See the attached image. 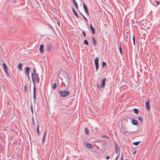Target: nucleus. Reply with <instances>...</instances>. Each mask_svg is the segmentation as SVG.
<instances>
[{
  "mask_svg": "<svg viewBox=\"0 0 160 160\" xmlns=\"http://www.w3.org/2000/svg\"><path fill=\"white\" fill-rule=\"evenodd\" d=\"M58 92L60 95L63 98L66 97L70 94V92L67 90L59 91Z\"/></svg>",
  "mask_w": 160,
  "mask_h": 160,
  "instance_id": "f257e3e1",
  "label": "nucleus"
},
{
  "mask_svg": "<svg viewBox=\"0 0 160 160\" xmlns=\"http://www.w3.org/2000/svg\"><path fill=\"white\" fill-rule=\"evenodd\" d=\"M99 59L98 57H96L94 60L95 64L96 69V71L97 72L99 68L98 67Z\"/></svg>",
  "mask_w": 160,
  "mask_h": 160,
  "instance_id": "f03ea898",
  "label": "nucleus"
},
{
  "mask_svg": "<svg viewBox=\"0 0 160 160\" xmlns=\"http://www.w3.org/2000/svg\"><path fill=\"white\" fill-rule=\"evenodd\" d=\"M2 65L3 67V70L4 71L5 74L7 76L9 77V74L8 72V68L6 64L5 63H3L2 64Z\"/></svg>",
  "mask_w": 160,
  "mask_h": 160,
  "instance_id": "7ed1b4c3",
  "label": "nucleus"
},
{
  "mask_svg": "<svg viewBox=\"0 0 160 160\" xmlns=\"http://www.w3.org/2000/svg\"><path fill=\"white\" fill-rule=\"evenodd\" d=\"M38 77H39L38 74H33V73H32V80L33 84L34 86L35 85V80L36 79V78H37Z\"/></svg>",
  "mask_w": 160,
  "mask_h": 160,
  "instance_id": "20e7f679",
  "label": "nucleus"
},
{
  "mask_svg": "<svg viewBox=\"0 0 160 160\" xmlns=\"http://www.w3.org/2000/svg\"><path fill=\"white\" fill-rule=\"evenodd\" d=\"M84 145H85L87 149H91L92 148H93V145L89 143H88L87 142H84Z\"/></svg>",
  "mask_w": 160,
  "mask_h": 160,
  "instance_id": "39448f33",
  "label": "nucleus"
},
{
  "mask_svg": "<svg viewBox=\"0 0 160 160\" xmlns=\"http://www.w3.org/2000/svg\"><path fill=\"white\" fill-rule=\"evenodd\" d=\"M52 48V46L51 43H49L47 45L46 50L48 52H50Z\"/></svg>",
  "mask_w": 160,
  "mask_h": 160,
  "instance_id": "423d86ee",
  "label": "nucleus"
},
{
  "mask_svg": "<svg viewBox=\"0 0 160 160\" xmlns=\"http://www.w3.org/2000/svg\"><path fill=\"white\" fill-rule=\"evenodd\" d=\"M146 106L147 110L148 111H149L151 107L149 104V100L146 102Z\"/></svg>",
  "mask_w": 160,
  "mask_h": 160,
  "instance_id": "0eeeda50",
  "label": "nucleus"
},
{
  "mask_svg": "<svg viewBox=\"0 0 160 160\" xmlns=\"http://www.w3.org/2000/svg\"><path fill=\"white\" fill-rule=\"evenodd\" d=\"M106 79V78H104L102 80L101 85V87L102 88H105Z\"/></svg>",
  "mask_w": 160,
  "mask_h": 160,
  "instance_id": "6e6552de",
  "label": "nucleus"
},
{
  "mask_svg": "<svg viewBox=\"0 0 160 160\" xmlns=\"http://www.w3.org/2000/svg\"><path fill=\"white\" fill-rule=\"evenodd\" d=\"M29 70L30 68L29 67H26L25 70V73L27 76H29Z\"/></svg>",
  "mask_w": 160,
  "mask_h": 160,
  "instance_id": "1a4fd4ad",
  "label": "nucleus"
},
{
  "mask_svg": "<svg viewBox=\"0 0 160 160\" xmlns=\"http://www.w3.org/2000/svg\"><path fill=\"white\" fill-rule=\"evenodd\" d=\"M92 42L94 46H95L97 45V42L95 39L93 37H92Z\"/></svg>",
  "mask_w": 160,
  "mask_h": 160,
  "instance_id": "9d476101",
  "label": "nucleus"
},
{
  "mask_svg": "<svg viewBox=\"0 0 160 160\" xmlns=\"http://www.w3.org/2000/svg\"><path fill=\"white\" fill-rule=\"evenodd\" d=\"M34 87H33V98L34 99H35L36 98V87L35 86V85L34 86Z\"/></svg>",
  "mask_w": 160,
  "mask_h": 160,
  "instance_id": "9b49d317",
  "label": "nucleus"
},
{
  "mask_svg": "<svg viewBox=\"0 0 160 160\" xmlns=\"http://www.w3.org/2000/svg\"><path fill=\"white\" fill-rule=\"evenodd\" d=\"M90 28L91 30L92 33L93 34H95V29L93 28V27L92 26V25L91 23L90 24Z\"/></svg>",
  "mask_w": 160,
  "mask_h": 160,
  "instance_id": "f8f14e48",
  "label": "nucleus"
},
{
  "mask_svg": "<svg viewBox=\"0 0 160 160\" xmlns=\"http://www.w3.org/2000/svg\"><path fill=\"white\" fill-rule=\"evenodd\" d=\"M131 122L133 125H136L138 124V121L134 119H132V120Z\"/></svg>",
  "mask_w": 160,
  "mask_h": 160,
  "instance_id": "ddd939ff",
  "label": "nucleus"
},
{
  "mask_svg": "<svg viewBox=\"0 0 160 160\" xmlns=\"http://www.w3.org/2000/svg\"><path fill=\"white\" fill-rule=\"evenodd\" d=\"M72 10L74 14L75 15L76 17L78 18H79V16L78 14H77L76 11H75V9L74 8H72Z\"/></svg>",
  "mask_w": 160,
  "mask_h": 160,
  "instance_id": "4468645a",
  "label": "nucleus"
},
{
  "mask_svg": "<svg viewBox=\"0 0 160 160\" xmlns=\"http://www.w3.org/2000/svg\"><path fill=\"white\" fill-rule=\"evenodd\" d=\"M43 45L42 44L40 46L39 50L40 51V52L41 53H42L43 52Z\"/></svg>",
  "mask_w": 160,
  "mask_h": 160,
  "instance_id": "2eb2a0df",
  "label": "nucleus"
},
{
  "mask_svg": "<svg viewBox=\"0 0 160 160\" xmlns=\"http://www.w3.org/2000/svg\"><path fill=\"white\" fill-rule=\"evenodd\" d=\"M23 65V64L22 63H19L18 66V68L19 69L20 71L22 70V67Z\"/></svg>",
  "mask_w": 160,
  "mask_h": 160,
  "instance_id": "dca6fc26",
  "label": "nucleus"
},
{
  "mask_svg": "<svg viewBox=\"0 0 160 160\" xmlns=\"http://www.w3.org/2000/svg\"><path fill=\"white\" fill-rule=\"evenodd\" d=\"M114 144H115V150H120V148L119 147V146H118V143L116 142L114 143Z\"/></svg>",
  "mask_w": 160,
  "mask_h": 160,
  "instance_id": "f3484780",
  "label": "nucleus"
},
{
  "mask_svg": "<svg viewBox=\"0 0 160 160\" xmlns=\"http://www.w3.org/2000/svg\"><path fill=\"white\" fill-rule=\"evenodd\" d=\"M72 1L73 3V4L77 9L78 8V5L75 0H72Z\"/></svg>",
  "mask_w": 160,
  "mask_h": 160,
  "instance_id": "a211bd4d",
  "label": "nucleus"
},
{
  "mask_svg": "<svg viewBox=\"0 0 160 160\" xmlns=\"http://www.w3.org/2000/svg\"><path fill=\"white\" fill-rule=\"evenodd\" d=\"M83 8L84 9L85 12H87V10H88L87 7L86 6V5L84 4H83Z\"/></svg>",
  "mask_w": 160,
  "mask_h": 160,
  "instance_id": "6ab92c4d",
  "label": "nucleus"
},
{
  "mask_svg": "<svg viewBox=\"0 0 160 160\" xmlns=\"http://www.w3.org/2000/svg\"><path fill=\"white\" fill-rule=\"evenodd\" d=\"M46 132H47V131H45L43 134V137L42 138V142H43L44 141V139L46 137Z\"/></svg>",
  "mask_w": 160,
  "mask_h": 160,
  "instance_id": "aec40b11",
  "label": "nucleus"
},
{
  "mask_svg": "<svg viewBox=\"0 0 160 160\" xmlns=\"http://www.w3.org/2000/svg\"><path fill=\"white\" fill-rule=\"evenodd\" d=\"M141 142V141H139V142H133L132 143V144L133 145H135L136 146H138L139 144Z\"/></svg>",
  "mask_w": 160,
  "mask_h": 160,
  "instance_id": "412c9836",
  "label": "nucleus"
},
{
  "mask_svg": "<svg viewBox=\"0 0 160 160\" xmlns=\"http://www.w3.org/2000/svg\"><path fill=\"white\" fill-rule=\"evenodd\" d=\"M57 88V84L56 83H54L52 86V89H55Z\"/></svg>",
  "mask_w": 160,
  "mask_h": 160,
  "instance_id": "4be33fe9",
  "label": "nucleus"
},
{
  "mask_svg": "<svg viewBox=\"0 0 160 160\" xmlns=\"http://www.w3.org/2000/svg\"><path fill=\"white\" fill-rule=\"evenodd\" d=\"M119 51H120V53L122 55L123 52H122V48H121V43H120V47H119Z\"/></svg>",
  "mask_w": 160,
  "mask_h": 160,
  "instance_id": "5701e85b",
  "label": "nucleus"
},
{
  "mask_svg": "<svg viewBox=\"0 0 160 160\" xmlns=\"http://www.w3.org/2000/svg\"><path fill=\"white\" fill-rule=\"evenodd\" d=\"M134 112L136 114H138L139 113V110L138 109L136 108H134L133 109Z\"/></svg>",
  "mask_w": 160,
  "mask_h": 160,
  "instance_id": "b1692460",
  "label": "nucleus"
},
{
  "mask_svg": "<svg viewBox=\"0 0 160 160\" xmlns=\"http://www.w3.org/2000/svg\"><path fill=\"white\" fill-rule=\"evenodd\" d=\"M83 43L86 45H88V42L86 39H85Z\"/></svg>",
  "mask_w": 160,
  "mask_h": 160,
  "instance_id": "393cba45",
  "label": "nucleus"
},
{
  "mask_svg": "<svg viewBox=\"0 0 160 160\" xmlns=\"http://www.w3.org/2000/svg\"><path fill=\"white\" fill-rule=\"evenodd\" d=\"M85 131L86 134H88L89 130L88 128H86L85 129Z\"/></svg>",
  "mask_w": 160,
  "mask_h": 160,
  "instance_id": "a878e982",
  "label": "nucleus"
},
{
  "mask_svg": "<svg viewBox=\"0 0 160 160\" xmlns=\"http://www.w3.org/2000/svg\"><path fill=\"white\" fill-rule=\"evenodd\" d=\"M132 40H133V44H134V45L135 46V37L134 35L133 36Z\"/></svg>",
  "mask_w": 160,
  "mask_h": 160,
  "instance_id": "bb28decb",
  "label": "nucleus"
},
{
  "mask_svg": "<svg viewBox=\"0 0 160 160\" xmlns=\"http://www.w3.org/2000/svg\"><path fill=\"white\" fill-rule=\"evenodd\" d=\"M138 118L139 120L140 121V122H142L143 121V119L142 117H138Z\"/></svg>",
  "mask_w": 160,
  "mask_h": 160,
  "instance_id": "cd10ccee",
  "label": "nucleus"
},
{
  "mask_svg": "<svg viewBox=\"0 0 160 160\" xmlns=\"http://www.w3.org/2000/svg\"><path fill=\"white\" fill-rule=\"evenodd\" d=\"M24 92H26V91L27 90V85H25L24 86Z\"/></svg>",
  "mask_w": 160,
  "mask_h": 160,
  "instance_id": "c85d7f7f",
  "label": "nucleus"
},
{
  "mask_svg": "<svg viewBox=\"0 0 160 160\" xmlns=\"http://www.w3.org/2000/svg\"><path fill=\"white\" fill-rule=\"evenodd\" d=\"M37 132L38 134H39V126H37Z\"/></svg>",
  "mask_w": 160,
  "mask_h": 160,
  "instance_id": "c756f323",
  "label": "nucleus"
},
{
  "mask_svg": "<svg viewBox=\"0 0 160 160\" xmlns=\"http://www.w3.org/2000/svg\"><path fill=\"white\" fill-rule=\"evenodd\" d=\"M33 74H38V73H36V69H35V68H34L33 69Z\"/></svg>",
  "mask_w": 160,
  "mask_h": 160,
  "instance_id": "7c9ffc66",
  "label": "nucleus"
},
{
  "mask_svg": "<svg viewBox=\"0 0 160 160\" xmlns=\"http://www.w3.org/2000/svg\"><path fill=\"white\" fill-rule=\"evenodd\" d=\"M82 16L83 18L85 19V21L86 22H87L88 21L87 19L82 14Z\"/></svg>",
  "mask_w": 160,
  "mask_h": 160,
  "instance_id": "2f4dec72",
  "label": "nucleus"
},
{
  "mask_svg": "<svg viewBox=\"0 0 160 160\" xmlns=\"http://www.w3.org/2000/svg\"><path fill=\"white\" fill-rule=\"evenodd\" d=\"M82 35H83V36L84 37H86V33H85V32L84 31H83V32H82Z\"/></svg>",
  "mask_w": 160,
  "mask_h": 160,
  "instance_id": "473e14b6",
  "label": "nucleus"
},
{
  "mask_svg": "<svg viewBox=\"0 0 160 160\" xmlns=\"http://www.w3.org/2000/svg\"><path fill=\"white\" fill-rule=\"evenodd\" d=\"M101 138H107L108 139L109 138L108 137H107L106 136L104 135H103L102 136Z\"/></svg>",
  "mask_w": 160,
  "mask_h": 160,
  "instance_id": "72a5a7b5",
  "label": "nucleus"
},
{
  "mask_svg": "<svg viewBox=\"0 0 160 160\" xmlns=\"http://www.w3.org/2000/svg\"><path fill=\"white\" fill-rule=\"evenodd\" d=\"M39 80H40V79H39V77H38L37 78H36V79L35 80L36 81H37L38 83L39 82Z\"/></svg>",
  "mask_w": 160,
  "mask_h": 160,
  "instance_id": "f704fd0d",
  "label": "nucleus"
},
{
  "mask_svg": "<svg viewBox=\"0 0 160 160\" xmlns=\"http://www.w3.org/2000/svg\"><path fill=\"white\" fill-rule=\"evenodd\" d=\"M106 65V64L105 62H104V61L102 62V65L103 67L105 66V65Z\"/></svg>",
  "mask_w": 160,
  "mask_h": 160,
  "instance_id": "c9c22d12",
  "label": "nucleus"
},
{
  "mask_svg": "<svg viewBox=\"0 0 160 160\" xmlns=\"http://www.w3.org/2000/svg\"><path fill=\"white\" fill-rule=\"evenodd\" d=\"M134 132H130V133H129L128 131H126L124 132V134H125L126 133H128V134H130V133H134Z\"/></svg>",
  "mask_w": 160,
  "mask_h": 160,
  "instance_id": "e433bc0d",
  "label": "nucleus"
},
{
  "mask_svg": "<svg viewBox=\"0 0 160 160\" xmlns=\"http://www.w3.org/2000/svg\"><path fill=\"white\" fill-rule=\"evenodd\" d=\"M97 87L98 89L100 88V86L98 83L97 84Z\"/></svg>",
  "mask_w": 160,
  "mask_h": 160,
  "instance_id": "4c0bfd02",
  "label": "nucleus"
},
{
  "mask_svg": "<svg viewBox=\"0 0 160 160\" xmlns=\"http://www.w3.org/2000/svg\"><path fill=\"white\" fill-rule=\"evenodd\" d=\"M128 35H129V33H128V32H127L126 33L125 35H126V37H127V38H128Z\"/></svg>",
  "mask_w": 160,
  "mask_h": 160,
  "instance_id": "58836bf2",
  "label": "nucleus"
},
{
  "mask_svg": "<svg viewBox=\"0 0 160 160\" xmlns=\"http://www.w3.org/2000/svg\"><path fill=\"white\" fill-rule=\"evenodd\" d=\"M120 150H115V152L117 154H118V153H119V152Z\"/></svg>",
  "mask_w": 160,
  "mask_h": 160,
  "instance_id": "ea45409f",
  "label": "nucleus"
},
{
  "mask_svg": "<svg viewBox=\"0 0 160 160\" xmlns=\"http://www.w3.org/2000/svg\"><path fill=\"white\" fill-rule=\"evenodd\" d=\"M10 0V1L11 2H16V1H15V0Z\"/></svg>",
  "mask_w": 160,
  "mask_h": 160,
  "instance_id": "a19ab883",
  "label": "nucleus"
},
{
  "mask_svg": "<svg viewBox=\"0 0 160 160\" xmlns=\"http://www.w3.org/2000/svg\"><path fill=\"white\" fill-rule=\"evenodd\" d=\"M97 140L98 141V142H102V140L101 139H97Z\"/></svg>",
  "mask_w": 160,
  "mask_h": 160,
  "instance_id": "79ce46f5",
  "label": "nucleus"
},
{
  "mask_svg": "<svg viewBox=\"0 0 160 160\" xmlns=\"http://www.w3.org/2000/svg\"><path fill=\"white\" fill-rule=\"evenodd\" d=\"M31 111L32 112V113H33V108H32V106H31Z\"/></svg>",
  "mask_w": 160,
  "mask_h": 160,
  "instance_id": "37998d69",
  "label": "nucleus"
},
{
  "mask_svg": "<svg viewBox=\"0 0 160 160\" xmlns=\"http://www.w3.org/2000/svg\"><path fill=\"white\" fill-rule=\"evenodd\" d=\"M57 23H58V25L59 26V27H60V21L59 20L58 22H57Z\"/></svg>",
  "mask_w": 160,
  "mask_h": 160,
  "instance_id": "c03bdc74",
  "label": "nucleus"
},
{
  "mask_svg": "<svg viewBox=\"0 0 160 160\" xmlns=\"http://www.w3.org/2000/svg\"><path fill=\"white\" fill-rule=\"evenodd\" d=\"M86 13V14L88 15H89V13L88 12V10H87V12H85Z\"/></svg>",
  "mask_w": 160,
  "mask_h": 160,
  "instance_id": "a18cd8bd",
  "label": "nucleus"
},
{
  "mask_svg": "<svg viewBox=\"0 0 160 160\" xmlns=\"http://www.w3.org/2000/svg\"><path fill=\"white\" fill-rule=\"evenodd\" d=\"M110 158V157L109 156H107L106 158L107 159H108Z\"/></svg>",
  "mask_w": 160,
  "mask_h": 160,
  "instance_id": "49530a36",
  "label": "nucleus"
},
{
  "mask_svg": "<svg viewBox=\"0 0 160 160\" xmlns=\"http://www.w3.org/2000/svg\"><path fill=\"white\" fill-rule=\"evenodd\" d=\"M136 151H137L136 150L135 151H134L133 152V154L134 155V154H135L136 153Z\"/></svg>",
  "mask_w": 160,
  "mask_h": 160,
  "instance_id": "de8ad7c7",
  "label": "nucleus"
},
{
  "mask_svg": "<svg viewBox=\"0 0 160 160\" xmlns=\"http://www.w3.org/2000/svg\"><path fill=\"white\" fill-rule=\"evenodd\" d=\"M119 154L118 155L117 157L116 158H115V160H117V159H118V156H119Z\"/></svg>",
  "mask_w": 160,
  "mask_h": 160,
  "instance_id": "09e8293b",
  "label": "nucleus"
},
{
  "mask_svg": "<svg viewBox=\"0 0 160 160\" xmlns=\"http://www.w3.org/2000/svg\"><path fill=\"white\" fill-rule=\"evenodd\" d=\"M28 77V79H30V76H29H29H27Z\"/></svg>",
  "mask_w": 160,
  "mask_h": 160,
  "instance_id": "8fccbe9b",
  "label": "nucleus"
},
{
  "mask_svg": "<svg viewBox=\"0 0 160 160\" xmlns=\"http://www.w3.org/2000/svg\"><path fill=\"white\" fill-rule=\"evenodd\" d=\"M128 118H125L124 120H126V121H127V119Z\"/></svg>",
  "mask_w": 160,
  "mask_h": 160,
  "instance_id": "3c124183",
  "label": "nucleus"
},
{
  "mask_svg": "<svg viewBox=\"0 0 160 160\" xmlns=\"http://www.w3.org/2000/svg\"><path fill=\"white\" fill-rule=\"evenodd\" d=\"M157 3L158 5L160 3L159 2H157Z\"/></svg>",
  "mask_w": 160,
  "mask_h": 160,
  "instance_id": "603ef678",
  "label": "nucleus"
},
{
  "mask_svg": "<svg viewBox=\"0 0 160 160\" xmlns=\"http://www.w3.org/2000/svg\"><path fill=\"white\" fill-rule=\"evenodd\" d=\"M120 160H122V156H121V158Z\"/></svg>",
  "mask_w": 160,
  "mask_h": 160,
  "instance_id": "864d4df0",
  "label": "nucleus"
},
{
  "mask_svg": "<svg viewBox=\"0 0 160 160\" xmlns=\"http://www.w3.org/2000/svg\"><path fill=\"white\" fill-rule=\"evenodd\" d=\"M80 13L82 15V14L79 11Z\"/></svg>",
  "mask_w": 160,
  "mask_h": 160,
  "instance_id": "5fc2aeb1",
  "label": "nucleus"
},
{
  "mask_svg": "<svg viewBox=\"0 0 160 160\" xmlns=\"http://www.w3.org/2000/svg\"><path fill=\"white\" fill-rule=\"evenodd\" d=\"M97 128H95V130H96V131L97 130Z\"/></svg>",
  "mask_w": 160,
  "mask_h": 160,
  "instance_id": "6e6d98bb",
  "label": "nucleus"
},
{
  "mask_svg": "<svg viewBox=\"0 0 160 160\" xmlns=\"http://www.w3.org/2000/svg\"><path fill=\"white\" fill-rule=\"evenodd\" d=\"M33 123L34 124V121H33Z\"/></svg>",
  "mask_w": 160,
  "mask_h": 160,
  "instance_id": "4d7b16f0",
  "label": "nucleus"
},
{
  "mask_svg": "<svg viewBox=\"0 0 160 160\" xmlns=\"http://www.w3.org/2000/svg\"><path fill=\"white\" fill-rule=\"evenodd\" d=\"M12 131H13V129H12Z\"/></svg>",
  "mask_w": 160,
  "mask_h": 160,
  "instance_id": "13d9d810",
  "label": "nucleus"
},
{
  "mask_svg": "<svg viewBox=\"0 0 160 160\" xmlns=\"http://www.w3.org/2000/svg\"><path fill=\"white\" fill-rule=\"evenodd\" d=\"M126 160H128V159H126Z\"/></svg>",
  "mask_w": 160,
  "mask_h": 160,
  "instance_id": "bf43d9fd",
  "label": "nucleus"
}]
</instances>
